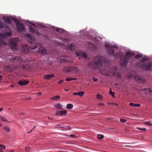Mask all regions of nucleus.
Segmentation results:
<instances>
[{"label":"nucleus","mask_w":152,"mask_h":152,"mask_svg":"<svg viewBox=\"0 0 152 152\" xmlns=\"http://www.w3.org/2000/svg\"><path fill=\"white\" fill-rule=\"evenodd\" d=\"M70 136L73 138H77V136H75V135H73V134H70Z\"/></svg>","instance_id":"45"},{"label":"nucleus","mask_w":152,"mask_h":152,"mask_svg":"<svg viewBox=\"0 0 152 152\" xmlns=\"http://www.w3.org/2000/svg\"><path fill=\"white\" fill-rule=\"evenodd\" d=\"M75 47V45L74 44H69L66 47V49L68 50H74Z\"/></svg>","instance_id":"12"},{"label":"nucleus","mask_w":152,"mask_h":152,"mask_svg":"<svg viewBox=\"0 0 152 152\" xmlns=\"http://www.w3.org/2000/svg\"><path fill=\"white\" fill-rule=\"evenodd\" d=\"M12 19L15 22L16 24L17 23H20V21L18 20L16 18L12 17Z\"/></svg>","instance_id":"31"},{"label":"nucleus","mask_w":152,"mask_h":152,"mask_svg":"<svg viewBox=\"0 0 152 152\" xmlns=\"http://www.w3.org/2000/svg\"><path fill=\"white\" fill-rule=\"evenodd\" d=\"M64 69H65L67 72H69L71 71L72 69H75V70L76 71H77L78 70V68L74 67H72V66H66L65 68H64Z\"/></svg>","instance_id":"14"},{"label":"nucleus","mask_w":152,"mask_h":152,"mask_svg":"<svg viewBox=\"0 0 152 152\" xmlns=\"http://www.w3.org/2000/svg\"><path fill=\"white\" fill-rule=\"evenodd\" d=\"M53 29L54 30L60 33H63L64 32V30L61 28H59L57 27H53Z\"/></svg>","instance_id":"20"},{"label":"nucleus","mask_w":152,"mask_h":152,"mask_svg":"<svg viewBox=\"0 0 152 152\" xmlns=\"http://www.w3.org/2000/svg\"><path fill=\"white\" fill-rule=\"evenodd\" d=\"M148 60V58L147 56H144L137 63V65L139 67L147 71H149L152 67V62L149 61L146 63V61Z\"/></svg>","instance_id":"1"},{"label":"nucleus","mask_w":152,"mask_h":152,"mask_svg":"<svg viewBox=\"0 0 152 152\" xmlns=\"http://www.w3.org/2000/svg\"><path fill=\"white\" fill-rule=\"evenodd\" d=\"M4 27V26L3 22L0 20V28H3Z\"/></svg>","instance_id":"37"},{"label":"nucleus","mask_w":152,"mask_h":152,"mask_svg":"<svg viewBox=\"0 0 152 152\" xmlns=\"http://www.w3.org/2000/svg\"><path fill=\"white\" fill-rule=\"evenodd\" d=\"M5 146L3 145H0V150L4 149L5 148Z\"/></svg>","instance_id":"41"},{"label":"nucleus","mask_w":152,"mask_h":152,"mask_svg":"<svg viewBox=\"0 0 152 152\" xmlns=\"http://www.w3.org/2000/svg\"><path fill=\"white\" fill-rule=\"evenodd\" d=\"M97 97L98 99H101L102 98V96L101 95L98 94H97Z\"/></svg>","instance_id":"44"},{"label":"nucleus","mask_w":152,"mask_h":152,"mask_svg":"<svg viewBox=\"0 0 152 152\" xmlns=\"http://www.w3.org/2000/svg\"><path fill=\"white\" fill-rule=\"evenodd\" d=\"M0 121H6L8 122H12V121H7V119L4 117L1 116H0Z\"/></svg>","instance_id":"22"},{"label":"nucleus","mask_w":152,"mask_h":152,"mask_svg":"<svg viewBox=\"0 0 152 152\" xmlns=\"http://www.w3.org/2000/svg\"><path fill=\"white\" fill-rule=\"evenodd\" d=\"M40 44L39 43H36L34 45V47L31 48V49H34L38 47L39 46H40Z\"/></svg>","instance_id":"24"},{"label":"nucleus","mask_w":152,"mask_h":152,"mask_svg":"<svg viewBox=\"0 0 152 152\" xmlns=\"http://www.w3.org/2000/svg\"><path fill=\"white\" fill-rule=\"evenodd\" d=\"M3 108H0V111H1L2 110H3Z\"/></svg>","instance_id":"61"},{"label":"nucleus","mask_w":152,"mask_h":152,"mask_svg":"<svg viewBox=\"0 0 152 152\" xmlns=\"http://www.w3.org/2000/svg\"><path fill=\"white\" fill-rule=\"evenodd\" d=\"M29 83V81L27 80H20L18 83V85L21 86H24L27 84Z\"/></svg>","instance_id":"11"},{"label":"nucleus","mask_w":152,"mask_h":152,"mask_svg":"<svg viewBox=\"0 0 152 152\" xmlns=\"http://www.w3.org/2000/svg\"><path fill=\"white\" fill-rule=\"evenodd\" d=\"M8 152H14V151L13 150H12L11 151Z\"/></svg>","instance_id":"63"},{"label":"nucleus","mask_w":152,"mask_h":152,"mask_svg":"<svg viewBox=\"0 0 152 152\" xmlns=\"http://www.w3.org/2000/svg\"><path fill=\"white\" fill-rule=\"evenodd\" d=\"M149 91L150 92V93H151V88H149Z\"/></svg>","instance_id":"59"},{"label":"nucleus","mask_w":152,"mask_h":152,"mask_svg":"<svg viewBox=\"0 0 152 152\" xmlns=\"http://www.w3.org/2000/svg\"><path fill=\"white\" fill-rule=\"evenodd\" d=\"M143 56V55L142 54H137L135 56V58H139L142 57Z\"/></svg>","instance_id":"30"},{"label":"nucleus","mask_w":152,"mask_h":152,"mask_svg":"<svg viewBox=\"0 0 152 152\" xmlns=\"http://www.w3.org/2000/svg\"><path fill=\"white\" fill-rule=\"evenodd\" d=\"M10 60L11 63H17L21 62V59L19 57L15 56L10 58Z\"/></svg>","instance_id":"4"},{"label":"nucleus","mask_w":152,"mask_h":152,"mask_svg":"<svg viewBox=\"0 0 152 152\" xmlns=\"http://www.w3.org/2000/svg\"><path fill=\"white\" fill-rule=\"evenodd\" d=\"M59 59L61 61L63 62H69L70 61V58L68 56H61L60 58Z\"/></svg>","instance_id":"10"},{"label":"nucleus","mask_w":152,"mask_h":152,"mask_svg":"<svg viewBox=\"0 0 152 152\" xmlns=\"http://www.w3.org/2000/svg\"><path fill=\"white\" fill-rule=\"evenodd\" d=\"M63 128L64 129H70V127L68 126H62Z\"/></svg>","instance_id":"35"},{"label":"nucleus","mask_w":152,"mask_h":152,"mask_svg":"<svg viewBox=\"0 0 152 152\" xmlns=\"http://www.w3.org/2000/svg\"><path fill=\"white\" fill-rule=\"evenodd\" d=\"M62 125H57L56 126V128H63V126H61Z\"/></svg>","instance_id":"47"},{"label":"nucleus","mask_w":152,"mask_h":152,"mask_svg":"<svg viewBox=\"0 0 152 152\" xmlns=\"http://www.w3.org/2000/svg\"><path fill=\"white\" fill-rule=\"evenodd\" d=\"M78 55L79 56H82V57H83L85 58H87V54L85 53H79L78 54Z\"/></svg>","instance_id":"21"},{"label":"nucleus","mask_w":152,"mask_h":152,"mask_svg":"<svg viewBox=\"0 0 152 152\" xmlns=\"http://www.w3.org/2000/svg\"><path fill=\"white\" fill-rule=\"evenodd\" d=\"M6 35L8 36L9 37L12 35V34L11 33H7L6 34Z\"/></svg>","instance_id":"48"},{"label":"nucleus","mask_w":152,"mask_h":152,"mask_svg":"<svg viewBox=\"0 0 152 152\" xmlns=\"http://www.w3.org/2000/svg\"><path fill=\"white\" fill-rule=\"evenodd\" d=\"M60 98V97L59 96L57 95L54 96H53L51 98V100H57L59 99Z\"/></svg>","instance_id":"25"},{"label":"nucleus","mask_w":152,"mask_h":152,"mask_svg":"<svg viewBox=\"0 0 152 152\" xmlns=\"http://www.w3.org/2000/svg\"><path fill=\"white\" fill-rule=\"evenodd\" d=\"M115 129L113 128H111L110 129V131L112 132H114Z\"/></svg>","instance_id":"55"},{"label":"nucleus","mask_w":152,"mask_h":152,"mask_svg":"<svg viewBox=\"0 0 152 152\" xmlns=\"http://www.w3.org/2000/svg\"><path fill=\"white\" fill-rule=\"evenodd\" d=\"M22 67L23 68H25V66H22Z\"/></svg>","instance_id":"64"},{"label":"nucleus","mask_w":152,"mask_h":152,"mask_svg":"<svg viewBox=\"0 0 152 152\" xmlns=\"http://www.w3.org/2000/svg\"><path fill=\"white\" fill-rule=\"evenodd\" d=\"M102 62L100 60H94L89 63L88 66L92 69H99L102 66Z\"/></svg>","instance_id":"3"},{"label":"nucleus","mask_w":152,"mask_h":152,"mask_svg":"<svg viewBox=\"0 0 152 152\" xmlns=\"http://www.w3.org/2000/svg\"><path fill=\"white\" fill-rule=\"evenodd\" d=\"M113 69H115L114 71H115V70H116V69H117V68H116V67H115V66H113Z\"/></svg>","instance_id":"56"},{"label":"nucleus","mask_w":152,"mask_h":152,"mask_svg":"<svg viewBox=\"0 0 152 152\" xmlns=\"http://www.w3.org/2000/svg\"><path fill=\"white\" fill-rule=\"evenodd\" d=\"M5 44V42L2 39H0V46H1Z\"/></svg>","instance_id":"39"},{"label":"nucleus","mask_w":152,"mask_h":152,"mask_svg":"<svg viewBox=\"0 0 152 152\" xmlns=\"http://www.w3.org/2000/svg\"><path fill=\"white\" fill-rule=\"evenodd\" d=\"M73 94L74 95H77V93H75V92H74V93H73Z\"/></svg>","instance_id":"54"},{"label":"nucleus","mask_w":152,"mask_h":152,"mask_svg":"<svg viewBox=\"0 0 152 152\" xmlns=\"http://www.w3.org/2000/svg\"><path fill=\"white\" fill-rule=\"evenodd\" d=\"M100 105H102H102H104V104L103 103H100Z\"/></svg>","instance_id":"62"},{"label":"nucleus","mask_w":152,"mask_h":152,"mask_svg":"<svg viewBox=\"0 0 152 152\" xmlns=\"http://www.w3.org/2000/svg\"><path fill=\"white\" fill-rule=\"evenodd\" d=\"M22 51L23 53H26L29 51L30 48L26 44L22 45Z\"/></svg>","instance_id":"8"},{"label":"nucleus","mask_w":152,"mask_h":152,"mask_svg":"<svg viewBox=\"0 0 152 152\" xmlns=\"http://www.w3.org/2000/svg\"><path fill=\"white\" fill-rule=\"evenodd\" d=\"M93 79L94 81H96L98 80V79L97 78H96L94 77H93Z\"/></svg>","instance_id":"49"},{"label":"nucleus","mask_w":152,"mask_h":152,"mask_svg":"<svg viewBox=\"0 0 152 152\" xmlns=\"http://www.w3.org/2000/svg\"><path fill=\"white\" fill-rule=\"evenodd\" d=\"M120 121L122 123H124L126 122V120L124 119H121Z\"/></svg>","instance_id":"46"},{"label":"nucleus","mask_w":152,"mask_h":152,"mask_svg":"<svg viewBox=\"0 0 152 152\" xmlns=\"http://www.w3.org/2000/svg\"><path fill=\"white\" fill-rule=\"evenodd\" d=\"M84 93V92L82 91H79L77 92V95L80 96H82Z\"/></svg>","instance_id":"32"},{"label":"nucleus","mask_w":152,"mask_h":152,"mask_svg":"<svg viewBox=\"0 0 152 152\" xmlns=\"http://www.w3.org/2000/svg\"><path fill=\"white\" fill-rule=\"evenodd\" d=\"M17 28L18 31H24V25L22 23H18L16 24Z\"/></svg>","instance_id":"6"},{"label":"nucleus","mask_w":152,"mask_h":152,"mask_svg":"<svg viewBox=\"0 0 152 152\" xmlns=\"http://www.w3.org/2000/svg\"><path fill=\"white\" fill-rule=\"evenodd\" d=\"M39 52L42 54L45 55L46 53V50L42 47H41L39 48Z\"/></svg>","instance_id":"18"},{"label":"nucleus","mask_w":152,"mask_h":152,"mask_svg":"<svg viewBox=\"0 0 152 152\" xmlns=\"http://www.w3.org/2000/svg\"><path fill=\"white\" fill-rule=\"evenodd\" d=\"M115 94V93L113 92H112L111 91V89L110 88V91L109 92V94L111 95V96H112L113 97H114V94Z\"/></svg>","instance_id":"34"},{"label":"nucleus","mask_w":152,"mask_h":152,"mask_svg":"<svg viewBox=\"0 0 152 152\" xmlns=\"http://www.w3.org/2000/svg\"><path fill=\"white\" fill-rule=\"evenodd\" d=\"M147 90L146 88H144L142 89V90H141V91H145Z\"/></svg>","instance_id":"52"},{"label":"nucleus","mask_w":152,"mask_h":152,"mask_svg":"<svg viewBox=\"0 0 152 152\" xmlns=\"http://www.w3.org/2000/svg\"><path fill=\"white\" fill-rule=\"evenodd\" d=\"M129 105L133 107H139L140 106V104H135L132 103H129Z\"/></svg>","instance_id":"23"},{"label":"nucleus","mask_w":152,"mask_h":152,"mask_svg":"<svg viewBox=\"0 0 152 152\" xmlns=\"http://www.w3.org/2000/svg\"><path fill=\"white\" fill-rule=\"evenodd\" d=\"M137 129H138L139 130L143 131H145L146 130V129L145 128H140L139 127H137Z\"/></svg>","instance_id":"42"},{"label":"nucleus","mask_w":152,"mask_h":152,"mask_svg":"<svg viewBox=\"0 0 152 152\" xmlns=\"http://www.w3.org/2000/svg\"><path fill=\"white\" fill-rule=\"evenodd\" d=\"M113 48H117V46H113Z\"/></svg>","instance_id":"58"},{"label":"nucleus","mask_w":152,"mask_h":152,"mask_svg":"<svg viewBox=\"0 0 152 152\" xmlns=\"http://www.w3.org/2000/svg\"><path fill=\"white\" fill-rule=\"evenodd\" d=\"M105 46L107 49V48L110 47H111L112 46L110 45V44L109 43H107L105 45Z\"/></svg>","instance_id":"38"},{"label":"nucleus","mask_w":152,"mask_h":152,"mask_svg":"<svg viewBox=\"0 0 152 152\" xmlns=\"http://www.w3.org/2000/svg\"><path fill=\"white\" fill-rule=\"evenodd\" d=\"M18 48V45L16 43L13 42L11 45V48L13 50H15Z\"/></svg>","instance_id":"16"},{"label":"nucleus","mask_w":152,"mask_h":152,"mask_svg":"<svg viewBox=\"0 0 152 152\" xmlns=\"http://www.w3.org/2000/svg\"><path fill=\"white\" fill-rule=\"evenodd\" d=\"M28 22H29V23H30L31 25H32L33 26L35 27L36 26V25L35 24L32 23L31 21H29L28 20Z\"/></svg>","instance_id":"43"},{"label":"nucleus","mask_w":152,"mask_h":152,"mask_svg":"<svg viewBox=\"0 0 152 152\" xmlns=\"http://www.w3.org/2000/svg\"><path fill=\"white\" fill-rule=\"evenodd\" d=\"M134 79L136 81L141 83H144L145 82V77L143 76L141 77L136 75Z\"/></svg>","instance_id":"5"},{"label":"nucleus","mask_w":152,"mask_h":152,"mask_svg":"<svg viewBox=\"0 0 152 152\" xmlns=\"http://www.w3.org/2000/svg\"><path fill=\"white\" fill-rule=\"evenodd\" d=\"M89 48L91 50H94L95 49V46L93 43H89L88 46Z\"/></svg>","instance_id":"19"},{"label":"nucleus","mask_w":152,"mask_h":152,"mask_svg":"<svg viewBox=\"0 0 152 152\" xmlns=\"http://www.w3.org/2000/svg\"><path fill=\"white\" fill-rule=\"evenodd\" d=\"M28 37L31 40V44H33V43H34V42L33 41H32V40H31V39H30V38H31V37L30 36H29V37Z\"/></svg>","instance_id":"51"},{"label":"nucleus","mask_w":152,"mask_h":152,"mask_svg":"<svg viewBox=\"0 0 152 152\" xmlns=\"http://www.w3.org/2000/svg\"><path fill=\"white\" fill-rule=\"evenodd\" d=\"M54 76L53 74H50L44 76L43 78L47 80H49L51 78L53 77Z\"/></svg>","instance_id":"15"},{"label":"nucleus","mask_w":152,"mask_h":152,"mask_svg":"<svg viewBox=\"0 0 152 152\" xmlns=\"http://www.w3.org/2000/svg\"><path fill=\"white\" fill-rule=\"evenodd\" d=\"M76 80V79H73V78H67L65 80L66 81H70L72 80Z\"/></svg>","instance_id":"36"},{"label":"nucleus","mask_w":152,"mask_h":152,"mask_svg":"<svg viewBox=\"0 0 152 152\" xmlns=\"http://www.w3.org/2000/svg\"><path fill=\"white\" fill-rule=\"evenodd\" d=\"M73 107V106L72 104H68L66 105V108L68 109H72Z\"/></svg>","instance_id":"27"},{"label":"nucleus","mask_w":152,"mask_h":152,"mask_svg":"<svg viewBox=\"0 0 152 152\" xmlns=\"http://www.w3.org/2000/svg\"><path fill=\"white\" fill-rule=\"evenodd\" d=\"M30 148L29 147H26L25 148V149L26 150H29Z\"/></svg>","instance_id":"53"},{"label":"nucleus","mask_w":152,"mask_h":152,"mask_svg":"<svg viewBox=\"0 0 152 152\" xmlns=\"http://www.w3.org/2000/svg\"><path fill=\"white\" fill-rule=\"evenodd\" d=\"M3 129L6 132L10 131V128L8 126H5L4 127Z\"/></svg>","instance_id":"28"},{"label":"nucleus","mask_w":152,"mask_h":152,"mask_svg":"<svg viewBox=\"0 0 152 152\" xmlns=\"http://www.w3.org/2000/svg\"><path fill=\"white\" fill-rule=\"evenodd\" d=\"M10 67V66H6V67L7 68V69H9Z\"/></svg>","instance_id":"60"},{"label":"nucleus","mask_w":152,"mask_h":152,"mask_svg":"<svg viewBox=\"0 0 152 152\" xmlns=\"http://www.w3.org/2000/svg\"><path fill=\"white\" fill-rule=\"evenodd\" d=\"M107 50L109 55L110 56H114V50L113 46L108 48L107 49Z\"/></svg>","instance_id":"9"},{"label":"nucleus","mask_w":152,"mask_h":152,"mask_svg":"<svg viewBox=\"0 0 152 152\" xmlns=\"http://www.w3.org/2000/svg\"><path fill=\"white\" fill-rule=\"evenodd\" d=\"M28 28L31 32L32 33H35L39 35H42V34L39 32L38 30L35 29V28L31 26H28Z\"/></svg>","instance_id":"7"},{"label":"nucleus","mask_w":152,"mask_h":152,"mask_svg":"<svg viewBox=\"0 0 152 152\" xmlns=\"http://www.w3.org/2000/svg\"><path fill=\"white\" fill-rule=\"evenodd\" d=\"M56 115H66L67 114V112L65 110H58L56 111Z\"/></svg>","instance_id":"13"},{"label":"nucleus","mask_w":152,"mask_h":152,"mask_svg":"<svg viewBox=\"0 0 152 152\" xmlns=\"http://www.w3.org/2000/svg\"><path fill=\"white\" fill-rule=\"evenodd\" d=\"M97 137L99 139H101L104 138V136L102 134H98L97 135Z\"/></svg>","instance_id":"33"},{"label":"nucleus","mask_w":152,"mask_h":152,"mask_svg":"<svg viewBox=\"0 0 152 152\" xmlns=\"http://www.w3.org/2000/svg\"><path fill=\"white\" fill-rule=\"evenodd\" d=\"M2 19L8 23H11V20L8 17L6 16H4L2 17Z\"/></svg>","instance_id":"17"},{"label":"nucleus","mask_w":152,"mask_h":152,"mask_svg":"<svg viewBox=\"0 0 152 152\" xmlns=\"http://www.w3.org/2000/svg\"><path fill=\"white\" fill-rule=\"evenodd\" d=\"M55 107L56 109H62V106L61 105L59 104H57L55 105Z\"/></svg>","instance_id":"26"},{"label":"nucleus","mask_w":152,"mask_h":152,"mask_svg":"<svg viewBox=\"0 0 152 152\" xmlns=\"http://www.w3.org/2000/svg\"><path fill=\"white\" fill-rule=\"evenodd\" d=\"M64 80H60L58 82V83L60 84H61V83H62L63 82Z\"/></svg>","instance_id":"50"},{"label":"nucleus","mask_w":152,"mask_h":152,"mask_svg":"<svg viewBox=\"0 0 152 152\" xmlns=\"http://www.w3.org/2000/svg\"><path fill=\"white\" fill-rule=\"evenodd\" d=\"M119 54L118 53H117L115 54H114V56L115 58H118L119 57Z\"/></svg>","instance_id":"40"},{"label":"nucleus","mask_w":152,"mask_h":152,"mask_svg":"<svg viewBox=\"0 0 152 152\" xmlns=\"http://www.w3.org/2000/svg\"><path fill=\"white\" fill-rule=\"evenodd\" d=\"M2 76L0 75V80H2Z\"/></svg>","instance_id":"57"},{"label":"nucleus","mask_w":152,"mask_h":152,"mask_svg":"<svg viewBox=\"0 0 152 152\" xmlns=\"http://www.w3.org/2000/svg\"><path fill=\"white\" fill-rule=\"evenodd\" d=\"M134 54L131 52H128L126 53V56H122L121 57V60L120 61L121 64L122 66H126L129 59Z\"/></svg>","instance_id":"2"},{"label":"nucleus","mask_w":152,"mask_h":152,"mask_svg":"<svg viewBox=\"0 0 152 152\" xmlns=\"http://www.w3.org/2000/svg\"><path fill=\"white\" fill-rule=\"evenodd\" d=\"M136 75V72L134 71H131L130 73V76L131 77H134Z\"/></svg>","instance_id":"29"}]
</instances>
